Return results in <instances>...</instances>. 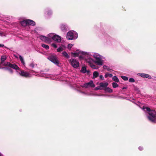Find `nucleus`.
I'll use <instances>...</instances> for the list:
<instances>
[{
	"instance_id": "f257e3e1",
	"label": "nucleus",
	"mask_w": 156,
	"mask_h": 156,
	"mask_svg": "<svg viewBox=\"0 0 156 156\" xmlns=\"http://www.w3.org/2000/svg\"><path fill=\"white\" fill-rule=\"evenodd\" d=\"M146 111L148 112V114L149 116H148V119L151 122L155 123L156 122V112H151V110L149 108H145Z\"/></svg>"
},
{
	"instance_id": "f03ea898",
	"label": "nucleus",
	"mask_w": 156,
	"mask_h": 156,
	"mask_svg": "<svg viewBox=\"0 0 156 156\" xmlns=\"http://www.w3.org/2000/svg\"><path fill=\"white\" fill-rule=\"evenodd\" d=\"M69 62L73 68H77L79 67V62L76 59L71 58L69 60Z\"/></svg>"
},
{
	"instance_id": "7ed1b4c3",
	"label": "nucleus",
	"mask_w": 156,
	"mask_h": 156,
	"mask_svg": "<svg viewBox=\"0 0 156 156\" xmlns=\"http://www.w3.org/2000/svg\"><path fill=\"white\" fill-rule=\"evenodd\" d=\"M48 59L55 64L58 65L59 64V61L57 59L56 56L51 55L49 56Z\"/></svg>"
},
{
	"instance_id": "20e7f679",
	"label": "nucleus",
	"mask_w": 156,
	"mask_h": 156,
	"mask_svg": "<svg viewBox=\"0 0 156 156\" xmlns=\"http://www.w3.org/2000/svg\"><path fill=\"white\" fill-rule=\"evenodd\" d=\"M3 65L5 66H8L9 67L16 70L20 69L19 67L16 64H12L8 62L4 63Z\"/></svg>"
},
{
	"instance_id": "39448f33",
	"label": "nucleus",
	"mask_w": 156,
	"mask_h": 156,
	"mask_svg": "<svg viewBox=\"0 0 156 156\" xmlns=\"http://www.w3.org/2000/svg\"><path fill=\"white\" fill-rule=\"evenodd\" d=\"M83 87L86 88H88L90 87H95V85L93 83L92 81L91 80L89 82L84 84Z\"/></svg>"
},
{
	"instance_id": "423d86ee",
	"label": "nucleus",
	"mask_w": 156,
	"mask_h": 156,
	"mask_svg": "<svg viewBox=\"0 0 156 156\" xmlns=\"http://www.w3.org/2000/svg\"><path fill=\"white\" fill-rule=\"evenodd\" d=\"M40 39L45 42H50L51 41V38L43 35L40 36Z\"/></svg>"
},
{
	"instance_id": "0eeeda50",
	"label": "nucleus",
	"mask_w": 156,
	"mask_h": 156,
	"mask_svg": "<svg viewBox=\"0 0 156 156\" xmlns=\"http://www.w3.org/2000/svg\"><path fill=\"white\" fill-rule=\"evenodd\" d=\"M95 61L94 62L98 65H102L103 64V60H101L100 57L96 56L95 57Z\"/></svg>"
},
{
	"instance_id": "6e6552de",
	"label": "nucleus",
	"mask_w": 156,
	"mask_h": 156,
	"mask_svg": "<svg viewBox=\"0 0 156 156\" xmlns=\"http://www.w3.org/2000/svg\"><path fill=\"white\" fill-rule=\"evenodd\" d=\"M52 39L53 40L58 42H60L61 41V38L58 35H55L52 37Z\"/></svg>"
},
{
	"instance_id": "1a4fd4ad",
	"label": "nucleus",
	"mask_w": 156,
	"mask_h": 156,
	"mask_svg": "<svg viewBox=\"0 0 156 156\" xmlns=\"http://www.w3.org/2000/svg\"><path fill=\"white\" fill-rule=\"evenodd\" d=\"M74 37V35L71 31L68 32L67 34L66 37L69 40H72Z\"/></svg>"
},
{
	"instance_id": "9d476101",
	"label": "nucleus",
	"mask_w": 156,
	"mask_h": 156,
	"mask_svg": "<svg viewBox=\"0 0 156 156\" xmlns=\"http://www.w3.org/2000/svg\"><path fill=\"white\" fill-rule=\"evenodd\" d=\"M60 28L62 31L66 32L68 30V27L66 25L62 24L60 26Z\"/></svg>"
},
{
	"instance_id": "9b49d317",
	"label": "nucleus",
	"mask_w": 156,
	"mask_h": 156,
	"mask_svg": "<svg viewBox=\"0 0 156 156\" xmlns=\"http://www.w3.org/2000/svg\"><path fill=\"white\" fill-rule=\"evenodd\" d=\"M20 74L21 76L25 77H28L29 75V73H28L25 72L23 70H21Z\"/></svg>"
},
{
	"instance_id": "f8f14e48",
	"label": "nucleus",
	"mask_w": 156,
	"mask_h": 156,
	"mask_svg": "<svg viewBox=\"0 0 156 156\" xmlns=\"http://www.w3.org/2000/svg\"><path fill=\"white\" fill-rule=\"evenodd\" d=\"M27 25H31L32 26H34L35 25V22L31 20H27Z\"/></svg>"
},
{
	"instance_id": "ddd939ff",
	"label": "nucleus",
	"mask_w": 156,
	"mask_h": 156,
	"mask_svg": "<svg viewBox=\"0 0 156 156\" xmlns=\"http://www.w3.org/2000/svg\"><path fill=\"white\" fill-rule=\"evenodd\" d=\"M108 85V83L107 82L105 83H100V87H103V89L106 88Z\"/></svg>"
},
{
	"instance_id": "4468645a",
	"label": "nucleus",
	"mask_w": 156,
	"mask_h": 156,
	"mask_svg": "<svg viewBox=\"0 0 156 156\" xmlns=\"http://www.w3.org/2000/svg\"><path fill=\"white\" fill-rule=\"evenodd\" d=\"M103 90L106 92L111 93L113 92V90L111 89L109 87H107L106 88H103Z\"/></svg>"
},
{
	"instance_id": "2eb2a0df",
	"label": "nucleus",
	"mask_w": 156,
	"mask_h": 156,
	"mask_svg": "<svg viewBox=\"0 0 156 156\" xmlns=\"http://www.w3.org/2000/svg\"><path fill=\"white\" fill-rule=\"evenodd\" d=\"M20 24L21 25L24 27H25L27 25V20H24L20 22Z\"/></svg>"
},
{
	"instance_id": "dca6fc26",
	"label": "nucleus",
	"mask_w": 156,
	"mask_h": 156,
	"mask_svg": "<svg viewBox=\"0 0 156 156\" xmlns=\"http://www.w3.org/2000/svg\"><path fill=\"white\" fill-rule=\"evenodd\" d=\"M1 68L2 69H4L5 70H8L11 73H12L13 72L12 70L11 69L9 68V67L8 66H6V67H3Z\"/></svg>"
},
{
	"instance_id": "f3484780",
	"label": "nucleus",
	"mask_w": 156,
	"mask_h": 156,
	"mask_svg": "<svg viewBox=\"0 0 156 156\" xmlns=\"http://www.w3.org/2000/svg\"><path fill=\"white\" fill-rule=\"evenodd\" d=\"M6 59V57L5 55H2L1 57V62L0 64H2L3 62L5 61Z\"/></svg>"
},
{
	"instance_id": "a211bd4d",
	"label": "nucleus",
	"mask_w": 156,
	"mask_h": 156,
	"mask_svg": "<svg viewBox=\"0 0 156 156\" xmlns=\"http://www.w3.org/2000/svg\"><path fill=\"white\" fill-rule=\"evenodd\" d=\"M62 54L64 57L67 58H69L70 57L69 55L65 51L62 52Z\"/></svg>"
},
{
	"instance_id": "6ab92c4d",
	"label": "nucleus",
	"mask_w": 156,
	"mask_h": 156,
	"mask_svg": "<svg viewBox=\"0 0 156 156\" xmlns=\"http://www.w3.org/2000/svg\"><path fill=\"white\" fill-rule=\"evenodd\" d=\"M80 72L83 73H86L87 70L86 67L85 66L82 67L80 70Z\"/></svg>"
},
{
	"instance_id": "aec40b11",
	"label": "nucleus",
	"mask_w": 156,
	"mask_h": 156,
	"mask_svg": "<svg viewBox=\"0 0 156 156\" xmlns=\"http://www.w3.org/2000/svg\"><path fill=\"white\" fill-rule=\"evenodd\" d=\"M93 78H95L98 76L99 73L95 71L93 73Z\"/></svg>"
},
{
	"instance_id": "412c9836",
	"label": "nucleus",
	"mask_w": 156,
	"mask_h": 156,
	"mask_svg": "<svg viewBox=\"0 0 156 156\" xmlns=\"http://www.w3.org/2000/svg\"><path fill=\"white\" fill-rule=\"evenodd\" d=\"M112 79L115 82H119L118 78L116 76H113L112 78Z\"/></svg>"
},
{
	"instance_id": "4be33fe9",
	"label": "nucleus",
	"mask_w": 156,
	"mask_h": 156,
	"mask_svg": "<svg viewBox=\"0 0 156 156\" xmlns=\"http://www.w3.org/2000/svg\"><path fill=\"white\" fill-rule=\"evenodd\" d=\"M71 54L73 57H75L79 56V53L76 52H71Z\"/></svg>"
},
{
	"instance_id": "5701e85b",
	"label": "nucleus",
	"mask_w": 156,
	"mask_h": 156,
	"mask_svg": "<svg viewBox=\"0 0 156 156\" xmlns=\"http://www.w3.org/2000/svg\"><path fill=\"white\" fill-rule=\"evenodd\" d=\"M113 87L114 88H115L118 87V85L115 82H113L112 83Z\"/></svg>"
},
{
	"instance_id": "b1692460",
	"label": "nucleus",
	"mask_w": 156,
	"mask_h": 156,
	"mask_svg": "<svg viewBox=\"0 0 156 156\" xmlns=\"http://www.w3.org/2000/svg\"><path fill=\"white\" fill-rule=\"evenodd\" d=\"M42 46L44 48H45L46 50H48L49 49V47L48 45H46L44 44H42Z\"/></svg>"
},
{
	"instance_id": "393cba45",
	"label": "nucleus",
	"mask_w": 156,
	"mask_h": 156,
	"mask_svg": "<svg viewBox=\"0 0 156 156\" xmlns=\"http://www.w3.org/2000/svg\"><path fill=\"white\" fill-rule=\"evenodd\" d=\"M103 68L104 69H107L108 71H111L112 70L110 69V68L105 65H104L103 66Z\"/></svg>"
},
{
	"instance_id": "a878e982",
	"label": "nucleus",
	"mask_w": 156,
	"mask_h": 156,
	"mask_svg": "<svg viewBox=\"0 0 156 156\" xmlns=\"http://www.w3.org/2000/svg\"><path fill=\"white\" fill-rule=\"evenodd\" d=\"M19 58L20 59V60L21 62L23 64H25L24 61V60L22 58L21 56L20 55L19 56Z\"/></svg>"
},
{
	"instance_id": "bb28decb",
	"label": "nucleus",
	"mask_w": 156,
	"mask_h": 156,
	"mask_svg": "<svg viewBox=\"0 0 156 156\" xmlns=\"http://www.w3.org/2000/svg\"><path fill=\"white\" fill-rule=\"evenodd\" d=\"M112 74H109L108 73H106L105 76V78H107L108 76H109L110 77H112Z\"/></svg>"
},
{
	"instance_id": "cd10ccee",
	"label": "nucleus",
	"mask_w": 156,
	"mask_h": 156,
	"mask_svg": "<svg viewBox=\"0 0 156 156\" xmlns=\"http://www.w3.org/2000/svg\"><path fill=\"white\" fill-rule=\"evenodd\" d=\"M122 78L124 80H127L128 79V77L125 76H121Z\"/></svg>"
},
{
	"instance_id": "c85d7f7f",
	"label": "nucleus",
	"mask_w": 156,
	"mask_h": 156,
	"mask_svg": "<svg viewBox=\"0 0 156 156\" xmlns=\"http://www.w3.org/2000/svg\"><path fill=\"white\" fill-rule=\"evenodd\" d=\"M138 75L143 78H145L146 74L144 73H139L138 74Z\"/></svg>"
},
{
	"instance_id": "c756f323",
	"label": "nucleus",
	"mask_w": 156,
	"mask_h": 156,
	"mask_svg": "<svg viewBox=\"0 0 156 156\" xmlns=\"http://www.w3.org/2000/svg\"><path fill=\"white\" fill-rule=\"evenodd\" d=\"M63 48L60 47L57 49V51L58 52H60L63 50Z\"/></svg>"
},
{
	"instance_id": "7c9ffc66",
	"label": "nucleus",
	"mask_w": 156,
	"mask_h": 156,
	"mask_svg": "<svg viewBox=\"0 0 156 156\" xmlns=\"http://www.w3.org/2000/svg\"><path fill=\"white\" fill-rule=\"evenodd\" d=\"M129 81L130 82H135V80L134 79L132 78H130L129 80Z\"/></svg>"
},
{
	"instance_id": "2f4dec72",
	"label": "nucleus",
	"mask_w": 156,
	"mask_h": 156,
	"mask_svg": "<svg viewBox=\"0 0 156 156\" xmlns=\"http://www.w3.org/2000/svg\"><path fill=\"white\" fill-rule=\"evenodd\" d=\"M145 78H147L149 79H150L151 78V77L148 74H146Z\"/></svg>"
},
{
	"instance_id": "473e14b6",
	"label": "nucleus",
	"mask_w": 156,
	"mask_h": 156,
	"mask_svg": "<svg viewBox=\"0 0 156 156\" xmlns=\"http://www.w3.org/2000/svg\"><path fill=\"white\" fill-rule=\"evenodd\" d=\"M52 11L51 10H49L48 11V15H51L52 14Z\"/></svg>"
},
{
	"instance_id": "72a5a7b5",
	"label": "nucleus",
	"mask_w": 156,
	"mask_h": 156,
	"mask_svg": "<svg viewBox=\"0 0 156 156\" xmlns=\"http://www.w3.org/2000/svg\"><path fill=\"white\" fill-rule=\"evenodd\" d=\"M101 87H100V85L99 86L95 88V89L97 90L100 89L101 90H103V88H101Z\"/></svg>"
},
{
	"instance_id": "f704fd0d",
	"label": "nucleus",
	"mask_w": 156,
	"mask_h": 156,
	"mask_svg": "<svg viewBox=\"0 0 156 156\" xmlns=\"http://www.w3.org/2000/svg\"><path fill=\"white\" fill-rule=\"evenodd\" d=\"M53 34H48V36L50 38H51L52 39V37L53 36H54Z\"/></svg>"
},
{
	"instance_id": "c9c22d12",
	"label": "nucleus",
	"mask_w": 156,
	"mask_h": 156,
	"mask_svg": "<svg viewBox=\"0 0 156 156\" xmlns=\"http://www.w3.org/2000/svg\"><path fill=\"white\" fill-rule=\"evenodd\" d=\"M90 66L93 69H95V66L93 64H90Z\"/></svg>"
},
{
	"instance_id": "e433bc0d",
	"label": "nucleus",
	"mask_w": 156,
	"mask_h": 156,
	"mask_svg": "<svg viewBox=\"0 0 156 156\" xmlns=\"http://www.w3.org/2000/svg\"><path fill=\"white\" fill-rule=\"evenodd\" d=\"M73 46V45L72 44H68V47L70 49Z\"/></svg>"
},
{
	"instance_id": "4c0bfd02",
	"label": "nucleus",
	"mask_w": 156,
	"mask_h": 156,
	"mask_svg": "<svg viewBox=\"0 0 156 156\" xmlns=\"http://www.w3.org/2000/svg\"><path fill=\"white\" fill-rule=\"evenodd\" d=\"M30 66L32 68H33L34 67V64L33 63H32L30 64Z\"/></svg>"
},
{
	"instance_id": "58836bf2",
	"label": "nucleus",
	"mask_w": 156,
	"mask_h": 156,
	"mask_svg": "<svg viewBox=\"0 0 156 156\" xmlns=\"http://www.w3.org/2000/svg\"><path fill=\"white\" fill-rule=\"evenodd\" d=\"M100 79H101L102 80H104L103 76L102 75H101L100 76Z\"/></svg>"
},
{
	"instance_id": "ea45409f",
	"label": "nucleus",
	"mask_w": 156,
	"mask_h": 156,
	"mask_svg": "<svg viewBox=\"0 0 156 156\" xmlns=\"http://www.w3.org/2000/svg\"><path fill=\"white\" fill-rule=\"evenodd\" d=\"M52 45L54 48H56L57 47V45L53 43L52 44Z\"/></svg>"
},
{
	"instance_id": "a19ab883",
	"label": "nucleus",
	"mask_w": 156,
	"mask_h": 156,
	"mask_svg": "<svg viewBox=\"0 0 156 156\" xmlns=\"http://www.w3.org/2000/svg\"><path fill=\"white\" fill-rule=\"evenodd\" d=\"M139 149L140 151H142L143 150V147L141 146H140L139 147Z\"/></svg>"
},
{
	"instance_id": "79ce46f5",
	"label": "nucleus",
	"mask_w": 156,
	"mask_h": 156,
	"mask_svg": "<svg viewBox=\"0 0 156 156\" xmlns=\"http://www.w3.org/2000/svg\"><path fill=\"white\" fill-rule=\"evenodd\" d=\"M79 58L80 59H83V57L82 56H80Z\"/></svg>"
},
{
	"instance_id": "37998d69",
	"label": "nucleus",
	"mask_w": 156,
	"mask_h": 156,
	"mask_svg": "<svg viewBox=\"0 0 156 156\" xmlns=\"http://www.w3.org/2000/svg\"><path fill=\"white\" fill-rule=\"evenodd\" d=\"M86 72L87 73V74H89V73H90V71L89 70H87Z\"/></svg>"
},
{
	"instance_id": "c03bdc74",
	"label": "nucleus",
	"mask_w": 156,
	"mask_h": 156,
	"mask_svg": "<svg viewBox=\"0 0 156 156\" xmlns=\"http://www.w3.org/2000/svg\"><path fill=\"white\" fill-rule=\"evenodd\" d=\"M127 88V87H123L122 89L123 90V89H126Z\"/></svg>"
},
{
	"instance_id": "a18cd8bd",
	"label": "nucleus",
	"mask_w": 156,
	"mask_h": 156,
	"mask_svg": "<svg viewBox=\"0 0 156 156\" xmlns=\"http://www.w3.org/2000/svg\"><path fill=\"white\" fill-rule=\"evenodd\" d=\"M4 46L3 44H0V47H3Z\"/></svg>"
},
{
	"instance_id": "49530a36",
	"label": "nucleus",
	"mask_w": 156,
	"mask_h": 156,
	"mask_svg": "<svg viewBox=\"0 0 156 156\" xmlns=\"http://www.w3.org/2000/svg\"><path fill=\"white\" fill-rule=\"evenodd\" d=\"M145 108H147V107H145L144 106V107H143V109L145 110L146 109Z\"/></svg>"
},
{
	"instance_id": "de8ad7c7",
	"label": "nucleus",
	"mask_w": 156,
	"mask_h": 156,
	"mask_svg": "<svg viewBox=\"0 0 156 156\" xmlns=\"http://www.w3.org/2000/svg\"><path fill=\"white\" fill-rule=\"evenodd\" d=\"M0 156H3V155L0 153Z\"/></svg>"
},
{
	"instance_id": "09e8293b",
	"label": "nucleus",
	"mask_w": 156,
	"mask_h": 156,
	"mask_svg": "<svg viewBox=\"0 0 156 156\" xmlns=\"http://www.w3.org/2000/svg\"><path fill=\"white\" fill-rule=\"evenodd\" d=\"M84 52H82V54H84Z\"/></svg>"
}]
</instances>
